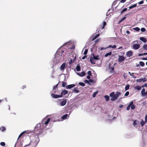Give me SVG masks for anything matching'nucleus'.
I'll return each mask as SVG.
<instances>
[{"label":"nucleus","mask_w":147,"mask_h":147,"mask_svg":"<svg viewBox=\"0 0 147 147\" xmlns=\"http://www.w3.org/2000/svg\"><path fill=\"white\" fill-rule=\"evenodd\" d=\"M128 73L131 76H133V74H134L133 73H131L130 72H128Z\"/></svg>","instance_id":"58"},{"label":"nucleus","mask_w":147,"mask_h":147,"mask_svg":"<svg viewBox=\"0 0 147 147\" xmlns=\"http://www.w3.org/2000/svg\"><path fill=\"white\" fill-rule=\"evenodd\" d=\"M6 130V128L4 127H2L0 128V130L2 131H4Z\"/></svg>","instance_id":"28"},{"label":"nucleus","mask_w":147,"mask_h":147,"mask_svg":"<svg viewBox=\"0 0 147 147\" xmlns=\"http://www.w3.org/2000/svg\"><path fill=\"white\" fill-rule=\"evenodd\" d=\"M132 104H133V101H131L127 107L126 109L127 110H129L130 109V106Z\"/></svg>","instance_id":"18"},{"label":"nucleus","mask_w":147,"mask_h":147,"mask_svg":"<svg viewBox=\"0 0 147 147\" xmlns=\"http://www.w3.org/2000/svg\"><path fill=\"white\" fill-rule=\"evenodd\" d=\"M79 84L81 86H85V84L82 82H80L79 83Z\"/></svg>","instance_id":"35"},{"label":"nucleus","mask_w":147,"mask_h":147,"mask_svg":"<svg viewBox=\"0 0 147 147\" xmlns=\"http://www.w3.org/2000/svg\"><path fill=\"white\" fill-rule=\"evenodd\" d=\"M142 59L143 60H147V57L146 58L143 57Z\"/></svg>","instance_id":"61"},{"label":"nucleus","mask_w":147,"mask_h":147,"mask_svg":"<svg viewBox=\"0 0 147 147\" xmlns=\"http://www.w3.org/2000/svg\"><path fill=\"white\" fill-rule=\"evenodd\" d=\"M107 48H104V47H101L100 48V50L101 51H102V50H104V49H107Z\"/></svg>","instance_id":"57"},{"label":"nucleus","mask_w":147,"mask_h":147,"mask_svg":"<svg viewBox=\"0 0 147 147\" xmlns=\"http://www.w3.org/2000/svg\"><path fill=\"white\" fill-rule=\"evenodd\" d=\"M51 115H47L46 117H45L44 118L43 120H42V122L43 123V122L44 121H45V119H46L47 117L48 116H51ZM50 119L49 118H48L47 120L45 122V123H44V128H45L46 126L48 125V124L49 123V122L50 121Z\"/></svg>","instance_id":"4"},{"label":"nucleus","mask_w":147,"mask_h":147,"mask_svg":"<svg viewBox=\"0 0 147 147\" xmlns=\"http://www.w3.org/2000/svg\"><path fill=\"white\" fill-rule=\"evenodd\" d=\"M140 65L142 67H143L144 65V63L142 61H140L139 62Z\"/></svg>","instance_id":"34"},{"label":"nucleus","mask_w":147,"mask_h":147,"mask_svg":"<svg viewBox=\"0 0 147 147\" xmlns=\"http://www.w3.org/2000/svg\"><path fill=\"white\" fill-rule=\"evenodd\" d=\"M121 93L120 92H117L115 95L118 98L119 96L121 95Z\"/></svg>","instance_id":"26"},{"label":"nucleus","mask_w":147,"mask_h":147,"mask_svg":"<svg viewBox=\"0 0 147 147\" xmlns=\"http://www.w3.org/2000/svg\"><path fill=\"white\" fill-rule=\"evenodd\" d=\"M140 40L144 43H146L147 41L146 39L143 37H140Z\"/></svg>","instance_id":"19"},{"label":"nucleus","mask_w":147,"mask_h":147,"mask_svg":"<svg viewBox=\"0 0 147 147\" xmlns=\"http://www.w3.org/2000/svg\"><path fill=\"white\" fill-rule=\"evenodd\" d=\"M98 91H96L94 92L92 95V96L93 97H95L96 94L98 93Z\"/></svg>","instance_id":"37"},{"label":"nucleus","mask_w":147,"mask_h":147,"mask_svg":"<svg viewBox=\"0 0 147 147\" xmlns=\"http://www.w3.org/2000/svg\"><path fill=\"white\" fill-rule=\"evenodd\" d=\"M66 100H63L60 102V104L61 106H64L66 104Z\"/></svg>","instance_id":"14"},{"label":"nucleus","mask_w":147,"mask_h":147,"mask_svg":"<svg viewBox=\"0 0 147 147\" xmlns=\"http://www.w3.org/2000/svg\"><path fill=\"white\" fill-rule=\"evenodd\" d=\"M44 123H42L37 124L34 129L35 132L37 134L42 132L44 128Z\"/></svg>","instance_id":"2"},{"label":"nucleus","mask_w":147,"mask_h":147,"mask_svg":"<svg viewBox=\"0 0 147 147\" xmlns=\"http://www.w3.org/2000/svg\"><path fill=\"white\" fill-rule=\"evenodd\" d=\"M76 70L78 71H80L81 70L80 67L78 65L76 67Z\"/></svg>","instance_id":"33"},{"label":"nucleus","mask_w":147,"mask_h":147,"mask_svg":"<svg viewBox=\"0 0 147 147\" xmlns=\"http://www.w3.org/2000/svg\"><path fill=\"white\" fill-rule=\"evenodd\" d=\"M90 61L92 64L94 65L95 64V63L94 61V59L93 58H90Z\"/></svg>","instance_id":"21"},{"label":"nucleus","mask_w":147,"mask_h":147,"mask_svg":"<svg viewBox=\"0 0 147 147\" xmlns=\"http://www.w3.org/2000/svg\"><path fill=\"white\" fill-rule=\"evenodd\" d=\"M64 53L63 51H60V49H59L57 51L55 55L54 63L57 64L61 61L62 60L63 57L62 53Z\"/></svg>","instance_id":"1"},{"label":"nucleus","mask_w":147,"mask_h":147,"mask_svg":"<svg viewBox=\"0 0 147 147\" xmlns=\"http://www.w3.org/2000/svg\"><path fill=\"white\" fill-rule=\"evenodd\" d=\"M51 96L52 97L55 98H61L62 97V95L56 94L53 93H52L51 94Z\"/></svg>","instance_id":"6"},{"label":"nucleus","mask_w":147,"mask_h":147,"mask_svg":"<svg viewBox=\"0 0 147 147\" xmlns=\"http://www.w3.org/2000/svg\"><path fill=\"white\" fill-rule=\"evenodd\" d=\"M73 92L76 93H78L79 92V90L77 89L76 88H75L73 90Z\"/></svg>","instance_id":"24"},{"label":"nucleus","mask_w":147,"mask_h":147,"mask_svg":"<svg viewBox=\"0 0 147 147\" xmlns=\"http://www.w3.org/2000/svg\"><path fill=\"white\" fill-rule=\"evenodd\" d=\"M67 84L66 83L63 82H62V86L63 87H65Z\"/></svg>","instance_id":"43"},{"label":"nucleus","mask_w":147,"mask_h":147,"mask_svg":"<svg viewBox=\"0 0 147 147\" xmlns=\"http://www.w3.org/2000/svg\"><path fill=\"white\" fill-rule=\"evenodd\" d=\"M136 81L138 82H142V78L137 79L136 80Z\"/></svg>","instance_id":"46"},{"label":"nucleus","mask_w":147,"mask_h":147,"mask_svg":"<svg viewBox=\"0 0 147 147\" xmlns=\"http://www.w3.org/2000/svg\"><path fill=\"white\" fill-rule=\"evenodd\" d=\"M125 59V58L124 57L122 56H119L118 58V61L120 62L121 63L124 61Z\"/></svg>","instance_id":"9"},{"label":"nucleus","mask_w":147,"mask_h":147,"mask_svg":"<svg viewBox=\"0 0 147 147\" xmlns=\"http://www.w3.org/2000/svg\"><path fill=\"white\" fill-rule=\"evenodd\" d=\"M39 141V139L38 136L34 137L29 144L28 145H26L24 147L30 145H31L33 147H35L38 144Z\"/></svg>","instance_id":"3"},{"label":"nucleus","mask_w":147,"mask_h":147,"mask_svg":"<svg viewBox=\"0 0 147 147\" xmlns=\"http://www.w3.org/2000/svg\"><path fill=\"white\" fill-rule=\"evenodd\" d=\"M147 86V84H145L144 85H143L142 86V87H146Z\"/></svg>","instance_id":"62"},{"label":"nucleus","mask_w":147,"mask_h":147,"mask_svg":"<svg viewBox=\"0 0 147 147\" xmlns=\"http://www.w3.org/2000/svg\"><path fill=\"white\" fill-rule=\"evenodd\" d=\"M65 65L66 64L65 63H63L61 65L60 67V69L61 71H64L65 68Z\"/></svg>","instance_id":"11"},{"label":"nucleus","mask_w":147,"mask_h":147,"mask_svg":"<svg viewBox=\"0 0 147 147\" xmlns=\"http://www.w3.org/2000/svg\"><path fill=\"white\" fill-rule=\"evenodd\" d=\"M141 94L142 96H146V94L145 91V89L144 88L142 89L141 92Z\"/></svg>","instance_id":"10"},{"label":"nucleus","mask_w":147,"mask_h":147,"mask_svg":"<svg viewBox=\"0 0 147 147\" xmlns=\"http://www.w3.org/2000/svg\"><path fill=\"white\" fill-rule=\"evenodd\" d=\"M133 124L134 126L137 127L139 125L140 122L138 120H135L134 121Z\"/></svg>","instance_id":"8"},{"label":"nucleus","mask_w":147,"mask_h":147,"mask_svg":"<svg viewBox=\"0 0 147 147\" xmlns=\"http://www.w3.org/2000/svg\"><path fill=\"white\" fill-rule=\"evenodd\" d=\"M143 51V49H140L139 50V52H140V53H142V52Z\"/></svg>","instance_id":"54"},{"label":"nucleus","mask_w":147,"mask_h":147,"mask_svg":"<svg viewBox=\"0 0 147 147\" xmlns=\"http://www.w3.org/2000/svg\"><path fill=\"white\" fill-rule=\"evenodd\" d=\"M26 132V131H24L22 132L19 135L18 138H20Z\"/></svg>","instance_id":"31"},{"label":"nucleus","mask_w":147,"mask_h":147,"mask_svg":"<svg viewBox=\"0 0 147 147\" xmlns=\"http://www.w3.org/2000/svg\"><path fill=\"white\" fill-rule=\"evenodd\" d=\"M135 88L138 90H139L141 89V87L139 86H137L135 87Z\"/></svg>","instance_id":"23"},{"label":"nucleus","mask_w":147,"mask_h":147,"mask_svg":"<svg viewBox=\"0 0 147 147\" xmlns=\"http://www.w3.org/2000/svg\"><path fill=\"white\" fill-rule=\"evenodd\" d=\"M72 62L73 60L72 59H71L69 61V65H71L72 63Z\"/></svg>","instance_id":"49"},{"label":"nucleus","mask_w":147,"mask_h":147,"mask_svg":"<svg viewBox=\"0 0 147 147\" xmlns=\"http://www.w3.org/2000/svg\"><path fill=\"white\" fill-rule=\"evenodd\" d=\"M116 46L115 45H113V46H112L111 45H109L108 47H107V48H112L113 49H115L116 48Z\"/></svg>","instance_id":"22"},{"label":"nucleus","mask_w":147,"mask_h":147,"mask_svg":"<svg viewBox=\"0 0 147 147\" xmlns=\"http://www.w3.org/2000/svg\"><path fill=\"white\" fill-rule=\"evenodd\" d=\"M145 122L147 123V115H146L145 116Z\"/></svg>","instance_id":"56"},{"label":"nucleus","mask_w":147,"mask_h":147,"mask_svg":"<svg viewBox=\"0 0 147 147\" xmlns=\"http://www.w3.org/2000/svg\"><path fill=\"white\" fill-rule=\"evenodd\" d=\"M132 55V52L131 51L127 52L126 53V55L127 57H130Z\"/></svg>","instance_id":"12"},{"label":"nucleus","mask_w":147,"mask_h":147,"mask_svg":"<svg viewBox=\"0 0 147 147\" xmlns=\"http://www.w3.org/2000/svg\"><path fill=\"white\" fill-rule=\"evenodd\" d=\"M104 97L105 98L106 100V101H108L109 99V96L108 95H105L104 96Z\"/></svg>","instance_id":"30"},{"label":"nucleus","mask_w":147,"mask_h":147,"mask_svg":"<svg viewBox=\"0 0 147 147\" xmlns=\"http://www.w3.org/2000/svg\"><path fill=\"white\" fill-rule=\"evenodd\" d=\"M111 53H112V52L111 51L108 53H107L106 54H105V57H107L108 56L111 55Z\"/></svg>","instance_id":"29"},{"label":"nucleus","mask_w":147,"mask_h":147,"mask_svg":"<svg viewBox=\"0 0 147 147\" xmlns=\"http://www.w3.org/2000/svg\"><path fill=\"white\" fill-rule=\"evenodd\" d=\"M106 23L105 22H103V26L102 27V29H103L104 28V27L106 25Z\"/></svg>","instance_id":"42"},{"label":"nucleus","mask_w":147,"mask_h":147,"mask_svg":"<svg viewBox=\"0 0 147 147\" xmlns=\"http://www.w3.org/2000/svg\"><path fill=\"white\" fill-rule=\"evenodd\" d=\"M129 91H127V92H126L125 94V96H128L129 95Z\"/></svg>","instance_id":"50"},{"label":"nucleus","mask_w":147,"mask_h":147,"mask_svg":"<svg viewBox=\"0 0 147 147\" xmlns=\"http://www.w3.org/2000/svg\"><path fill=\"white\" fill-rule=\"evenodd\" d=\"M68 92V91H67L65 90H63L61 91V95H62V96L63 95H65L66 94H67Z\"/></svg>","instance_id":"15"},{"label":"nucleus","mask_w":147,"mask_h":147,"mask_svg":"<svg viewBox=\"0 0 147 147\" xmlns=\"http://www.w3.org/2000/svg\"><path fill=\"white\" fill-rule=\"evenodd\" d=\"M129 84L125 86V90H127L129 88Z\"/></svg>","instance_id":"38"},{"label":"nucleus","mask_w":147,"mask_h":147,"mask_svg":"<svg viewBox=\"0 0 147 147\" xmlns=\"http://www.w3.org/2000/svg\"><path fill=\"white\" fill-rule=\"evenodd\" d=\"M69 116L67 114H66L63 116H62L61 117V118L63 119H67V117H68V118L69 117Z\"/></svg>","instance_id":"17"},{"label":"nucleus","mask_w":147,"mask_h":147,"mask_svg":"<svg viewBox=\"0 0 147 147\" xmlns=\"http://www.w3.org/2000/svg\"><path fill=\"white\" fill-rule=\"evenodd\" d=\"M0 144L2 146H4L5 145V142H2L0 143Z\"/></svg>","instance_id":"47"},{"label":"nucleus","mask_w":147,"mask_h":147,"mask_svg":"<svg viewBox=\"0 0 147 147\" xmlns=\"http://www.w3.org/2000/svg\"><path fill=\"white\" fill-rule=\"evenodd\" d=\"M126 1V0H121L120 2L121 3H124Z\"/></svg>","instance_id":"59"},{"label":"nucleus","mask_w":147,"mask_h":147,"mask_svg":"<svg viewBox=\"0 0 147 147\" xmlns=\"http://www.w3.org/2000/svg\"><path fill=\"white\" fill-rule=\"evenodd\" d=\"M143 48L145 50H147V45L145 44L143 46Z\"/></svg>","instance_id":"41"},{"label":"nucleus","mask_w":147,"mask_h":147,"mask_svg":"<svg viewBox=\"0 0 147 147\" xmlns=\"http://www.w3.org/2000/svg\"><path fill=\"white\" fill-rule=\"evenodd\" d=\"M58 85V84L55 86H54L53 87V90L54 91L53 92L55 93H56V92H55V89L57 88Z\"/></svg>","instance_id":"20"},{"label":"nucleus","mask_w":147,"mask_h":147,"mask_svg":"<svg viewBox=\"0 0 147 147\" xmlns=\"http://www.w3.org/2000/svg\"><path fill=\"white\" fill-rule=\"evenodd\" d=\"M145 30H146L145 28H142L141 29V31L142 32H144L145 31Z\"/></svg>","instance_id":"48"},{"label":"nucleus","mask_w":147,"mask_h":147,"mask_svg":"<svg viewBox=\"0 0 147 147\" xmlns=\"http://www.w3.org/2000/svg\"><path fill=\"white\" fill-rule=\"evenodd\" d=\"M93 58L94 59L97 60L99 59V58H98L99 56L97 55V56H95L94 55H93Z\"/></svg>","instance_id":"32"},{"label":"nucleus","mask_w":147,"mask_h":147,"mask_svg":"<svg viewBox=\"0 0 147 147\" xmlns=\"http://www.w3.org/2000/svg\"><path fill=\"white\" fill-rule=\"evenodd\" d=\"M88 51V50L87 49H86L84 51V55H86L87 54V52Z\"/></svg>","instance_id":"45"},{"label":"nucleus","mask_w":147,"mask_h":147,"mask_svg":"<svg viewBox=\"0 0 147 147\" xmlns=\"http://www.w3.org/2000/svg\"><path fill=\"white\" fill-rule=\"evenodd\" d=\"M126 33L127 34H129L130 33V32L129 30H126Z\"/></svg>","instance_id":"63"},{"label":"nucleus","mask_w":147,"mask_h":147,"mask_svg":"<svg viewBox=\"0 0 147 147\" xmlns=\"http://www.w3.org/2000/svg\"><path fill=\"white\" fill-rule=\"evenodd\" d=\"M75 85L74 84H70L67 85L66 86V88L67 89H70L75 87Z\"/></svg>","instance_id":"13"},{"label":"nucleus","mask_w":147,"mask_h":147,"mask_svg":"<svg viewBox=\"0 0 147 147\" xmlns=\"http://www.w3.org/2000/svg\"><path fill=\"white\" fill-rule=\"evenodd\" d=\"M132 104L130 106L131 108V109L134 110L135 109V106L134 105Z\"/></svg>","instance_id":"36"},{"label":"nucleus","mask_w":147,"mask_h":147,"mask_svg":"<svg viewBox=\"0 0 147 147\" xmlns=\"http://www.w3.org/2000/svg\"><path fill=\"white\" fill-rule=\"evenodd\" d=\"M145 122H144L142 119L141 120L140 122V125L142 126H143L145 124Z\"/></svg>","instance_id":"25"},{"label":"nucleus","mask_w":147,"mask_h":147,"mask_svg":"<svg viewBox=\"0 0 147 147\" xmlns=\"http://www.w3.org/2000/svg\"><path fill=\"white\" fill-rule=\"evenodd\" d=\"M134 30L136 31H139L140 30V29L138 27H136L134 28Z\"/></svg>","instance_id":"44"},{"label":"nucleus","mask_w":147,"mask_h":147,"mask_svg":"<svg viewBox=\"0 0 147 147\" xmlns=\"http://www.w3.org/2000/svg\"><path fill=\"white\" fill-rule=\"evenodd\" d=\"M126 18L125 17H123L121 19V21H123Z\"/></svg>","instance_id":"60"},{"label":"nucleus","mask_w":147,"mask_h":147,"mask_svg":"<svg viewBox=\"0 0 147 147\" xmlns=\"http://www.w3.org/2000/svg\"><path fill=\"white\" fill-rule=\"evenodd\" d=\"M69 42H67V43H65V44H64L63 45V47H65V46H66L67 45H68L69 44Z\"/></svg>","instance_id":"52"},{"label":"nucleus","mask_w":147,"mask_h":147,"mask_svg":"<svg viewBox=\"0 0 147 147\" xmlns=\"http://www.w3.org/2000/svg\"><path fill=\"white\" fill-rule=\"evenodd\" d=\"M109 96L110 97H112L111 99L112 101H115L118 98L115 95L114 92H112L110 94Z\"/></svg>","instance_id":"5"},{"label":"nucleus","mask_w":147,"mask_h":147,"mask_svg":"<svg viewBox=\"0 0 147 147\" xmlns=\"http://www.w3.org/2000/svg\"><path fill=\"white\" fill-rule=\"evenodd\" d=\"M77 74L79 76L83 77L85 75V73L84 72H82L80 73H78Z\"/></svg>","instance_id":"16"},{"label":"nucleus","mask_w":147,"mask_h":147,"mask_svg":"<svg viewBox=\"0 0 147 147\" xmlns=\"http://www.w3.org/2000/svg\"><path fill=\"white\" fill-rule=\"evenodd\" d=\"M127 10V9L126 8H124V9H123V10L121 11V15L125 11H126Z\"/></svg>","instance_id":"40"},{"label":"nucleus","mask_w":147,"mask_h":147,"mask_svg":"<svg viewBox=\"0 0 147 147\" xmlns=\"http://www.w3.org/2000/svg\"><path fill=\"white\" fill-rule=\"evenodd\" d=\"M144 3V1H141L140 2H139L138 3V4L139 5H141V4H143Z\"/></svg>","instance_id":"51"},{"label":"nucleus","mask_w":147,"mask_h":147,"mask_svg":"<svg viewBox=\"0 0 147 147\" xmlns=\"http://www.w3.org/2000/svg\"><path fill=\"white\" fill-rule=\"evenodd\" d=\"M89 82H93V80L91 79H89L88 80Z\"/></svg>","instance_id":"64"},{"label":"nucleus","mask_w":147,"mask_h":147,"mask_svg":"<svg viewBox=\"0 0 147 147\" xmlns=\"http://www.w3.org/2000/svg\"><path fill=\"white\" fill-rule=\"evenodd\" d=\"M88 74L89 75V76H91L92 75V73H91V71H88Z\"/></svg>","instance_id":"53"},{"label":"nucleus","mask_w":147,"mask_h":147,"mask_svg":"<svg viewBox=\"0 0 147 147\" xmlns=\"http://www.w3.org/2000/svg\"><path fill=\"white\" fill-rule=\"evenodd\" d=\"M100 36V35L99 34H96L94 37L92 39V40L93 41L94 40L96 39L98 37Z\"/></svg>","instance_id":"39"},{"label":"nucleus","mask_w":147,"mask_h":147,"mask_svg":"<svg viewBox=\"0 0 147 147\" xmlns=\"http://www.w3.org/2000/svg\"><path fill=\"white\" fill-rule=\"evenodd\" d=\"M140 47V45L138 44H135L132 46V48L135 50H137Z\"/></svg>","instance_id":"7"},{"label":"nucleus","mask_w":147,"mask_h":147,"mask_svg":"<svg viewBox=\"0 0 147 147\" xmlns=\"http://www.w3.org/2000/svg\"><path fill=\"white\" fill-rule=\"evenodd\" d=\"M142 82H144L146 81V79L145 78H142Z\"/></svg>","instance_id":"55"},{"label":"nucleus","mask_w":147,"mask_h":147,"mask_svg":"<svg viewBox=\"0 0 147 147\" xmlns=\"http://www.w3.org/2000/svg\"><path fill=\"white\" fill-rule=\"evenodd\" d=\"M137 6V4H135L134 5H132L131 6L129 7V9H131Z\"/></svg>","instance_id":"27"}]
</instances>
